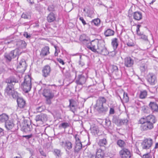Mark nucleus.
Returning a JSON list of instances; mask_svg holds the SVG:
<instances>
[{"instance_id":"obj_23","label":"nucleus","mask_w":158,"mask_h":158,"mask_svg":"<svg viewBox=\"0 0 158 158\" xmlns=\"http://www.w3.org/2000/svg\"><path fill=\"white\" fill-rule=\"evenodd\" d=\"M149 106L153 113L158 112V105L156 103L150 102Z\"/></svg>"},{"instance_id":"obj_45","label":"nucleus","mask_w":158,"mask_h":158,"mask_svg":"<svg viewBox=\"0 0 158 158\" xmlns=\"http://www.w3.org/2000/svg\"><path fill=\"white\" fill-rule=\"evenodd\" d=\"M74 137L75 140V143H81L79 138V136L78 134L74 135Z\"/></svg>"},{"instance_id":"obj_8","label":"nucleus","mask_w":158,"mask_h":158,"mask_svg":"<svg viewBox=\"0 0 158 158\" xmlns=\"http://www.w3.org/2000/svg\"><path fill=\"white\" fill-rule=\"evenodd\" d=\"M43 95L46 98V103L47 104L50 105L51 104V100L54 96V94L51 90L49 89H45L43 92Z\"/></svg>"},{"instance_id":"obj_60","label":"nucleus","mask_w":158,"mask_h":158,"mask_svg":"<svg viewBox=\"0 0 158 158\" xmlns=\"http://www.w3.org/2000/svg\"><path fill=\"white\" fill-rule=\"evenodd\" d=\"M87 158H96V156L94 155L90 154L87 156Z\"/></svg>"},{"instance_id":"obj_31","label":"nucleus","mask_w":158,"mask_h":158,"mask_svg":"<svg viewBox=\"0 0 158 158\" xmlns=\"http://www.w3.org/2000/svg\"><path fill=\"white\" fill-rule=\"evenodd\" d=\"M5 125L6 128L9 130L12 129L14 125L12 121L8 120L6 122Z\"/></svg>"},{"instance_id":"obj_58","label":"nucleus","mask_w":158,"mask_h":158,"mask_svg":"<svg viewBox=\"0 0 158 158\" xmlns=\"http://www.w3.org/2000/svg\"><path fill=\"white\" fill-rule=\"evenodd\" d=\"M57 60L62 65H64L65 64V63L63 61V60L60 58H57Z\"/></svg>"},{"instance_id":"obj_6","label":"nucleus","mask_w":158,"mask_h":158,"mask_svg":"<svg viewBox=\"0 0 158 158\" xmlns=\"http://www.w3.org/2000/svg\"><path fill=\"white\" fill-rule=\"evenodd\" d=\"M97 52L102 55L106 56L109 54V52L105 47V43L102 40H98L97 45Z\"/></svg>"},{"instance_id":"obj_42","label":"nucleus","mask_w":158,"mask_h":158,"mask_svg":"<svg viewBox=\"0 0 158 158\" xmlns=\"http://www.w3.org/2000/svg\"><path fill=\"white\" fill-rule=\"evenodd\" d=\"M112 72H117L118 70V68L117 66L114 65H112L110 66Z\"/></svg>"},{"instance_id":"obj_50","label":"nucleus","mask_w":158,"mask_h":158,"mask_svg":"<svg viewBox=\"0 0 158 158\" xmlns=\"http://www.w3.org/2000/svg\"><path fill=\"white\" fill-rule=\"evenodd\" d=\"M23 35L27 39H29L31 37V35L30 34H28L27 32H24Z\"/></svg>"},{"instance_id":"obj_51","label":"nucleus","mask_w":158,"mask_h":158,"mask_svg":"<svg viewBox=\"0 0 158 158\" xmlns=\"http://www.w3.org/2000/svg\"><path fill=\"white\" fill-rule=\"evenodd\" d=\"M32 136L33 135L32 134L27 135H23L22 136L23 138H25L26 139H29L31 138Z\"/></svg>"},{"instance_id":"obj_47","label":"nucleus","mask_w":158,"mask_h":158,"mask_svg":"<svg viewBox=\"0 0 158 158\" xmlns=\"http://www.w3.org/2000/svg\"><path fill=\"white\" fill-rule=\"evenodd\" d=\"M21 17L24 19H29L30 16L27 13H23L21 15Z\"/></svg>"},{"instance_id":"obj_5","label":"nucleus","mask_w":158,"mask_h":158,"mask_svg":"<svg viewBox=\"0 0 158 158\" xmlns=\"http://www.w3.org/2000/svg\"><path fill=\"white\" fill-rule=\"evenodd\" d=\"M21 85L23 90L25 93H27L31 90L32 86L31 78L30 75H28L25 76L24 82Z\"/></svg>"},{"instance_id":"obj_39","label":"nucleus","mask_w":158,"mask_h":158,"mask_svg":"<svg viewBox=\"0 0 158 158\" xmlns=\"http://www.w3.org/2000/svg\"><path fill=\"white\" fill-rule=\"evenodd\" d=\"M116 143L117 145L121 148H124L126 145L124 141L121 139L117 140Z\"/></svg>"},{"instance_id":"obj_2","label":"nucleus","mask_w":158,"mask_h":158,"mask_svg":"<svg viewBox=\"0 0 158 158\" xmlns=\"http://www.w3.org/2000/svg\"><path fill=\"white\" fill-rule=\"evenodd\" d=\"M106 102V99L103 97H99L97 100L94 108L99 114H104L108 110Z\"/></svg>"},{"instance_id":"obj_64","label":"nucleus","mask_w":158,"mask_h":158,"mask_svg":"<svg viewBox=\"0 0 158 158\" xmlns=\"http://www.w3.org/2000/svg\"><path fill=\"white\" fill-rule=\"evenodd\" d=\"M137 34L138 35H139L140 37L141 35H143V32H140V31H139L138 33H137Z\"/></svg>"},{"instance_id":"obj_48","label":"nucleus","mask_w":158,"mask_h":158,"mask_svg":"<svg viewBox=\"0 0 158 158\" xmlns=\"http://www.w3.org/2000/svg\"><path fill=\"white\" fill-rule=\"evenodd\" d=\"M85 35H81L80 37V40L81 41H88V40L85 38Z\"/></svg>"},{"instance_id":"obj_16","label":"nucleus","mask_w":158,"mask_h":158,"mask_svg":"<svg viewBox=\"0 0 158 158\" xmlns=\"http://www.w3.org/2000/svg\"><path fill=\"white\" fill-rule=\"evenodd\" d=\"M152 140L150 138L145 139L142 143V148L143 149H148L152 144Z\"/></svg>"},{"instance_id":"obj_4","label":"nucleus","mask_w":158,"mask_h":158,"mask_svg":"<svg viewBox=\"0 0 158 158\" xmlns=\"http://www.w3.org/2000/svg\"><path fill=\"white\" fill-rule=\"evenodd\" d=\"M21 53V52L20 51L19 49H16L11 51L9 53H5L4 55V58L6 61L10 62L11 61L12 59L16 57H17V60H18L19 56L20 55Z\"/></svg>"},{"instance_id":"obj_56","label":"nucleus","mask_w":158,"mask_h":158,"mask_svg":"<svg viewBox=\"0 0 158 158\" xmlns=\"http://www.w3.org/2000/svg\"><path fill=\"white\" fill-rule=\"evenodd\" d=\"M140 38L144 40H148L147 36L143 34L142 35L140 36Z\"/></svg>"},{"instance_id":"obj_9","label":"nucleus","mask_w":158,"mask_h":158,"mask_svg":"<svg viewBox=\"0 0 158 158\" xmlns=\"http://www.w3.org/2000/svg\"><path fill=\"white\" fill-rule=\"evenodd\" d=\"M16 98L18 107L22 110H27V107L25 100L23 98L18 96Z\"/></svg>"},{"instance_id":"obj_21","label":"nucleus","mask_w":158,"mask_h":158,"mask_svg":"<svg viewBox=\"0 0 158 158\" xmlns=\"http://www.w3.org/2000/svg\"><path fill=\"white\" fill-rule=\"evenodd\" d=\"M20 78H17L14 76H11L5 80V82L7 84L13 85L12 83H17L19 82V79Z\"/></svg>"},{"instance_id":"obj_40","label":"nucleus","mask_w":158,"mask_h":158,"mask_svg":"<svg viewBox=\"0 0 158 158\" xmlns=\"http://www.w3.org/2000/svg\"><path fill=\"white\" fill-rule=\"evenodd\" d=\"M91 132L94 135L97 134L99 132L97 126H94L90 128Z\"/></svg>"},{"instance_id":"obj_32","label":"nucleus","mask_w":158,"mask_h":158,"mask_svg":"<svg viewBox=\"0 0 158 158\" xmlns=\"http://www.w3.org/2000/svg\"><path fill=\"white\" fill-rule=\"evenodd\" d=\"M128 120L127 118L126 119H119L117 120L118 125L121 126L123 125H126L127 124Z\"/></svg>"},{"instance_id":"obj_44","label":"nucleus","mask_w":158,"mask_h":158,"mask_svg":"<svg viewBox=\"0 0 158 158\" xmlns=\"http://www.w3.org/2000/svg\"><path fill=\"white\" fill-rule=\"evenodd\" d=\"M111 123L109 119H106L105 121V126L106 128H109L111 127Z\"/></svg>"},{"instance_id":"obj_7","label":"nucleus","mask_w":158,"mask_h":158,"mask_svg":"<svg viewBox=\"0 0 158 158\" xmlns=\"http://www.w3.org/2000/svg\"><path fill=\"white\" fill-rule=\"evenodd\" d=\"M21 130L23 132L29 134L32 130V126L30 121L24 120L20 125Z\"/></svg>"},{"instance_id":"obj_57","label":"nucleus","mask_w":158,"mask_h":158,"mask_svg":"<svg viewBox=\"0 0 158 158\" xmlns=\"http://www.w3.org/2000/svg\"><path fill=\"white\" fill-rule=\"evenodd\" d=\"M127 45L129 47H133L135 45V44L133 42H128L127 43Z\"/></svg>"},{"instance_id":"obj_10","label":"nucleus","mask_w":158,"mask_h":158,"mask_svg":"<svg viewBox=\"0 0 158 158\" xmlns=\"http://www.w3.org/2000/svg\"><path fill=\"white\" fill-rule=\"evenodd\" d=\"M146 79L148 82L152 85H154L157 82V77L153 73H149L147 76Z\"/></svg>"},{"instance_id":"obj_22","label":"nucleus","mask_w":158,"mask_h":158,"mask_svg":"<svg viewBox=\"0 0 158 158\" xmlns=\"http://www.w3.org/2000/svg\"><path fill=\"white\" fill-rule=\"evenodd\" d=\"M134 62L133 60L130 57H126L124 59V65L127 67H132L134 64Z\"/></svg>"},{"instance_id":"obj_37","label":"nucleus","mask_w":158,"mask_h":158,"mask_svg":"<svg viewBox=\"0 0 158 158\" xmlns=\"http://www.w3.org/2000/svg\"><path fill=\"white\" fill-rule=\"evenodd\" d=\"M90 23L92 25L98 26L100 24V20L99 19L97 18L92 20L90 22Z\"/></svg>"},{"instance_id":"obj_41","label":"nucleus","mask_w":158,"mask_h":158,"mask_svg":"<svg viewBox=\"0 0 158 158\" xmlns=\"http://www.w3.org/2000/svg\"><path fill=\"white\" fill-rule=\"evenodd\" d=\"M47 10L48 11L50 12H53L54 11H55V10L54 5H49L48 6Z\"/></svg>"},{"instance_id":"obj_18","label":"nucleus","mask_w":158,"mask_h":158,"mask_svg":"<svg viewBox=\"0 0 158 158\" xmlns=\"http://www.w3.org/2000/svg\"><path fill=\"white\" fill-rule=\"evenodd\" d=\"M86 81V78L85 76L82 75H79L77 78L75 82L78 85H82L84 84Z\"/></svg>"},{"instance_id":"obj_24","label":"nucleus","mask_w":158,"mask_h":158,"mask_svg":"<svg viewBox=\"0 0 158 158\" xmlns=\"http://www.w3.org/2000/svg\"><path fill=\"white\" fill-rule=\"evenodd\" d=\"M104 151L100 148H97L96 152V156L97 158H103L104 157Z\"/></svg>"},{"instance_id":"obj_63","label":"nucleus","mask_w":158,"mask_h":158,"mask_svg":"<svg viewBox=\"0 0 158 158\" xmlns=\"http://www.w3.org/2000/svg\"><path fill=\"white\" fill-rule=\"evenodd\" d=\"M27 1L29 2L30 4L32 5L34 3V0H27Z\"/></svg>"},{"instance_id":"obj_46","label":"nucleus","mask_w":158,"mask_h":158,"mask_svg":"<svg viewBox=\"0 0 158 158\" xmlns=\"http://www.w3.org/2000/svg\"><path fill=\"white\" fill-rule=\"evenodd\" d=\"M60 151L57 149H55L54 150V154L55 156L59 157L60 156Z\"/></svg>"},{"instance_id":"obj_25","label":"nucleus","mask_w":158,"mask_h":158,"mask_svg":"<svg viewBox=\"0 0 158 158\" xmlns=\"http://www.w3.org/2000/svg\"><path fill=\"white\" fill-rule=\"evenodd\" d=\"M133 16L134 19L136 20H140L142 18V14L141 12L139 11H136L134 12Z\"/></svg>"},{"instance_id":"obj_43","label":"nucleus","mask_w":158,"mask_h":158,"mask_svg":"<svg viewBox=\"0 0 158 158\" xmlns=\"http://www.w3.org/2000/svg\"><path fill=\"white\" fill-rule=\"evenodd\" d=\"M59 127H61L62 128L65 129L66 128L69 127V123H63L60 124Z\"/></svg>"},{"instance_id":"obj_3","label":"nucleus","mask_w":158,"mask_h":158,"mask_svg":"<svg viewBox=\"0 0 158 158\" xmlns=\"http://www.w3.org/2000/svg\"><path fill=\"white\" fill-rule=\"evenodd\" d=\"M4 94L6 96L13 98H16L18 96V93L15 90L14 85L7 84L4 90Z\"/></svg>"},{"instance_id":"obj_15","label":"nucleus","mask_w":158,"mask_h":158,"mask_svg":"<svg viewBox=\"0 0 158 158\" xmlns=\"http://www.w3.org/2000/svg\"><path fill=\"white\" fill-rule=\"evenodd\" d=\"M69 107L70 109V110L74 113L76 108L78 106V102L77 100L73 99H69Z\"/></svg>"},{"instance_id":"obj_38","label":"nucleus","mask_w":158,"mask_h":158,"mask_svg":"<svg viewBox=\"0 0 158 158\" xmlns=\"http://www.w3.org/2000/svg\"><path fill=\"white\" fill-rule=\"evenodd\" d=\"M147 92L145 90L141 91L139 94V98L142 99L145 98L147 96Z\"/></svg>"},{"instance_id":"obj_55","label":"nucleus","mask_w":158,"mask_h":158,"mask_svg":"<svg viewBox=\"0 0 158 158\" xmlns=\"http://www.w3.org/2000/svg\"><path fill=\"white\" fill-rule=\"evenodd\" d=\"M39 152L40 153V154L44 157H46V153L44 152V151L42 150L41 149H39Z\"/></svg>"},{"instance_id":"obj_20","label":"nucleus","mask_w":158,"mask_h":158,"mask_svg":"<svg viewBox=\"0 0 158 158\" xmlns=\"http://www.w3.org/2000/svg\"><path fill=\"white\" fill-rule=\"evenodd\" d=\"M27 66L25 60L24 59H22L19 62L17 68L18 69H21V71H24L26 69Z\"/></svg>"},{"instance_id":"obj_62","label":"nucleus","mask_w":158,"mask_h":158,"mask_svg":"<svg viewBox=\"0 0 158 158\" xmlns=\"http://www.w3.org/2000/svg\"><path fill=\"white\" fill-rule=\"evenodd\" d=\"M141 26L140 25H138L137 26V29L136 30V33H137L138 32H139V28Z\"/></svg>"},{"instance_id":"obj_54","label":"nucleus","mask_w":158,"mask_h":158,"mask_svg":"<svg viewBox=\"0 0 158 158\" xmlns=\"http://www.w3.org/2000/svg\"><path fill=\"white\" fill-rule=\"evenodd\" d=\"M79 19L81 21L84 25H85L87 24L85 21L84 20L83 17L80 16L79 17Z\"/></svg>"},{"instance_id":"obj_61","label":"nucleus","mask_w":158,"mask_h":158,"mask_svg":"<svg viewBox=\"0 0 158 158\" xmlns=\"http://www.w3.org/2000/svg\"><path fill=\"white\" fill-rule=\"evenodd\" d=\"M114 113V110L113 108H111L110 109L109 114H113Z\"/></svg>"},{"instance_id":"obj_14","label":"nucleus","mask_w":158,"mask_h":158,"mask_svg":"<svg viewBox=\"0 0 158 158\" xmlns=\"http://www.w3.org/2000/svg\"><path fill=\"white\" fill-rule=\"evenodd\" d=\"M61 145L64 148L68 153H69V150H70L73 148L72 143L69 140L62 142L61 143Z\"/></svg>"},{"instance_id":"obj_19","label":"nucleus","mask_w":158,"mask_h":158,"mask_svg":"<svg viewBox=\"0 0 158 158\" xmlns=\"http://www.w3.org/2000/svg\"><path fill=\"white\" fill-rule=\"evenodd\" d=\"M98 44V40H93L90 43V45H88L87 48L94 52H97Z\"/></svg>"},{"instance_id":"obj_1","label":"nucleus","mask_w":158,"mask_h":158,"mask_svg":"<svg viewBox=\"0 0 158 158\" xmlns=\"http://www.w3.org/2000/svg\"><path fill=\"white\" fill-rule=\"evenodd\" d=\"M156 117L152 115H149L145 118H142L139 121V123L141 124L140 129L142 131L150 130L154 128V124L156 123Z\"/></svg>"},{"instance_id":"obj_28","label":"nucleus","mask_w":158,"mask_h":158,"mask_svg":"<svg viewBox=\"0 0 158 158\" xmlns=\"http://www.w3.org/2000/svg\"><path fill=\"white\" fill-rule=\"evenodd\" d=\"M49 49V48L48 46H45L41 50L40 55L43 56H47L50 53Z\"/></svg>"},{"instance_id":"obj_13","label":"nucleus","mask_w":158,"mask_h":158,"mask_svg":"<svg viewBox=\"0 0 158 158\" xmlns=\"http://www.w3.org/2000/svg\"><path fill=\"white\" fill-rule=\"evenodd\" d=\"M48 117L46 114L42 113L37 115L35 118V120L37 123H43L48 120Z\"/></svg>"},{"instance_id":"obj_29","label":"nucleus","mask_w":158,"mask_h":158,"mask_svg":"<svg viewBox=\"0 0 158 158\" xmlns=\"http://www.w3.org/2000/svg\"><path fill=\"white\" fill-rule=\"evenodd\" d=\"M111 44L114 49L116 50L118 45V39L116 38L112 39L111 40Z\"/></svg>"},{"instance_id":"obj_27","label":"nucleus","mask_w":158,"mask_h":158,"mask_svg":"<svg viewBox=\"0 0 158 158\" xmlns=\"http://www.w3.org/2000/svg\"><path fill=\"white\" fill-rule=\"evenodd\" d=\"M56 17L55 15L52 12H50L47 17V19L49 23H51L56 20Z\"/></svg>"},{"instance_id":"obj_35","label":"nucleus","mask_w":158,"mask_h":158,"mask_svg":"<svg viewBox=\"0 0 158 158\" xmlns=\"http://www.w3.org/2000/svg\"><path fill=\"white\" fill-rule=\"evenodd\" d=\"M104 35L106 36H109L114 35V31L110 29H108L104 32Z\"/></svg>"},{"instance_id":"obj_12","label":"nucleus","mask_w":158,"mask_h":158,"mask_svg":"<svg viewBox=\"0 0 158 158\" xmlns=\"http://www.w3.org/2000/svg\"><path fill=\"white\" fill-rule=\"evenodd\" d=\"M119 153L121 158H130L132 154L129 149L126 148L122 149Z\"/></svg>"},{"instance_id":"obj_11","label":"nucleus","mask_w":158,"mask_h":158,"mask_svg":"<svg viewBox=\"0 0 158 158\" xmlns=\"http://www.w3.org/2000/svg\"><path fill=\"white\" fill-rule=\"evenodd\" d=\"M5 42L6 44H7L11 43L15 44L16 43L18 42V43L16 44L20 45V47L22 48H25L27 45V44L25 41L20 40L17 41L15 40H14V38H11V39L9 40H6Z\"/></svg>"},{"instance_id":"obj_52","label":"nucleus","mask_w":158,"mask_h":158,"mask_svg":"<svg viewBox=\"0 0 158 158\" xmlns=\"http://www.w3.org/2000/svg\"><path fill=\"white\" fill-rule=\"evenodd\" d=\"M38 112H40L43 110L44 109L42 106H38L36 109Z\"/></svg>"},{"instance_id":"obj_34","label":"nucleus","mask_w":158,"mask_h":158,"mask_svg":"<svg viewBox=\"0 0 158 158\" xmlns=\"http://www.w3.org/2000/svg\"><path fill=\"white\" fill-rule=\"evenodd\" d=\"M8 119V116L5 114H2L0 115V122L2 123H6Z\"/></svg>"},{"instance_id":"obj_59","label":"nucleus","mask_w":158,"mask_h":158,"mask_svg":"<svg viewBox=\"0 0 158 158\" xmlns=\"http://www.w3.org/2000/svg\"><path fill=\"white\" fill-rule=\"evenodd\" d=\"M4 135V130L3 129L0 127V136H3Z\"/></svg>"},{"instance_id":"obj_33","label":"nucleus","mask_w":158,"mask_h":158,"mask_svg":"<svg viewBox=\"0 0 158 158\" xmlns=\"http://www.w3.org/2000/svg\"><path fill=\"white\" fill-rule=\"evenodd\" d=\"M107 144V141L105 138H103L100 139L98 142V144L100 147H104Z\"/></svg>"},{"instance_id":"obj_26","label":"nucleus","mask_w":158,"mask_h":158,"mask_svg":"<svg viewBox=\"0 0 158 158\" xmlns=\"http://www.w3.org/2000/svg\"><path fill=\"white\" fill-rule=\"evenodd\" d=\"M82 148L81 143H75L74 151L75 153H78Z\"/></svg>"},{"instance_id":"obj_17","label":"nucleus","mask_w":158,"mask_h":158,"mask_svg":"<svg viewBox=\"0 0 158 158\" xmlns=\"http://www.w3.org/2000/svg\"><path fill=\"white\" fill-rule=\"evenodd\" d=\"M51 71L50 67L48 65L44 66L42 70V76L44 77H47L50 75Z\"/></svg>"},{"instance_id":"obj_36","label":"nucleus","mask_w":158,"mask_h":158,"mask_svg":"<svg viewBox=\"0 0 158 158\" xmlns=\"http://www.w3.org/2000/svg\"><path fill=\"white\" fill-rule=\"evenodd\" d=\"M61 71L66 78H69L71 77V75L69 70H66L64 68H63L61 70Z\"/></svg>"},{"instance_id":"obj_53","label":"nucleus","mask_w":158,"mask_h":158,"mask_svg":"<svg viewBox=\"0 0 158 158\" xmlns=\"http://www.w3.org/2000/svg\"><path fill=\"white\" fill-rule=\"evenodd\" d=\"M142 158H152V156H150V154L147 153L143 155L142 156Z\"/></svg>"},{"instance_id":"obj_30","label":"nucleus","mask_w":158,"mask_h":158,"mask_svg":"<svg viewBox=\"0 0 158 158\" xmlns=\"http://www.w3.org/2000/svg\"><path fill=\"white\" fill-rule=\"evenodd\" d=\"M119 97L122 103H127L129 101V99L128 94L125 92H123V99L121 98L120 96H119Z\"/></svg>"},{"instance_id":"obj_49","label":"nucleus","mask_w":158,"mask_h":158,"mask_svg":"<svg viewBox=\"0 0 158 158\" xmlns=\"http://www.w3.org/2000/svg\"><path fill=\"white\" fill-rule=\"evenodd\" d=\"M117 53V52L116 51V50H114L113 51L111 52H109V54H109V56H110L114 57L115 56Z\"/></svg>"}]
</instances>
